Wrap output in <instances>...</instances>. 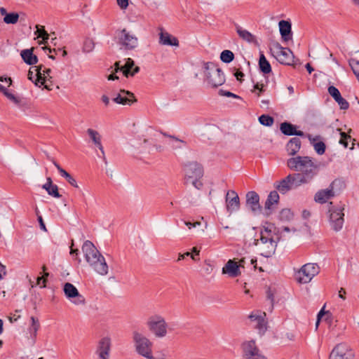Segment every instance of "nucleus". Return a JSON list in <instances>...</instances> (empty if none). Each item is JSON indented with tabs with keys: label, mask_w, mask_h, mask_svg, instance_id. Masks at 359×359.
Returning a JSON list of instances; mask_svg holds the SVG:
<instances>
[{
	"label": "nucleus",
	"mask_w": 359,
	"mask_h": 359,
	"mask_svg": "<svg viewBox=\"0 0 359 359\" xmlns=\"http://www.w3.org/2000/svg\"><path fill=\"white\" fill-rule=\"evenodd\" d=\"M280 219H285L286 220H290V219H292L293 215L291 212L290 210H289V209H283L280 212Z\"/></svg>",
	"instance_id": "50"
},
{
	"label": "nucleus",
	"mask_w": 359,
	"mask_h": 359,
	"mask_svg": "<svg viewBox=\"0 0 359 359\" xmlns=\"http://www.w3.org/2000/svg\"><path fill=\"white\" fill-rule=\"evenodd\" d=\"M270 241H274L271 234V230H269L268 228H264V231H261L259 240L255 241V245H259L269 242Z\"/></svg>",
	"instance_id": "34"
},
{
	"label": "nucleus",
	"mask_w": 359,
	"mask_h": 359,
	"mask_svg": "<svg viewBox=\"0 0 359 359\" xmlns=\"http://www.w3.org/2000/svg\"><path fill=\"white\" fill-rule=\"evenodd\" d=\"M302 142L299 138L292 137L286 144V150L290 156H294L301 148Z\"/></svg>",
	"instance_id": "26"
},
{
	"label": "nucleus",
	"mask_w": 359,
	"mask_h": 359,
	"mask_svg": "<svg viewBox=\"0 0 359 359\" xmlns=\"http://www.w3.org/2000/svg\"><path fill=\"white\" fill-rule=\"evenodd\" d=\"M326 314H325L324 320L328 323H331L332 320V315L329 311H325Z\"/></svg>",
	"instance_id": "62"
},
{
	"label": "nucleus",
	"mask_w": 359,
	"mask_h": 359,
	"mask_svg": "<svg viewBox=\"0 0 359 359\" xmlns=\"http://www.w3.org/2000/svg\"><path fill=\"white\" fill-rule=\"evenodd\" d=\"M337 180H334L329 186L328 188L319 190L314 196V200L316 203L323 204L325 203L329 199L335 196L334 186L337 183Z\"/></svg>",
	"instance_id": "15"
},
{
	"label": "nucleus",
	"mask_w": 359,
	"mask_h": 359,
	"mask_svg": "<svg viewBox=\"0 0 359 359\" xmlns=\"http://www.w3.org/2000/svg\"><path fill=\"white\" fill-rule=\"evenodd\" d=\"M265 91V85L259 82H257L254 84L253 89L252 90V92L255 93L257 96H260Z\"/></svg>",
	"instance_id": "45"
},
{
	"label": "nucleus",
	"mask_w": 359,
	"mask_h": 359,
	"mask_svg": "<svg viewBox=\"0 0 359 359\" xmlns=\"http://www.w3.org/2000/svg\"><path fill=\"white\" fill-rule=\"evenodd\" d=\"M219 94L222 96H226V97H234V98H240V97L231 92H229V91H226V90H224L222 89L219 90Z\"/></svg>",
	"instance_id": "53"
},
{
	"label": "nucleus",
	"mask_w": 359,
	"mask_h": 359,
	"mask_svg": "<svg viewBox=\"0 0 359 359\" xmlns=\"http://www.w3.org/2000/svg\"><path fill=\"white\" fill-rule=\"evenodd\" d=\"M60 175L65 178V180L74 187L79 188L76 180L65 170L60 171Z\"/></svg>",
	"instance_id": "42"
},
{
	"label": "nucleus",
	"mask_w": 359,
	"mask_h": 359,
	"mask_svg": "<svg viewBox=\"0 0 359 359\" xmlns=\"http://www.w3.org/2000/svg\"><path fill=\"white\" fill-rule=\"evenodd\" d=\"M185 225L189 229H192L193 227H196L197 225H200V222H194L191 223V222H184Z\"/></svg>",
	"instance_id": "63"
},
{
	"label": "nucleus",
	"mask_w": 359,
	"mask_h": 359,
	"mask_svg": "<svg viewBox=\"0 0 359 359\" xmlns=\"http://www.w3.org/2000/svg\"><path fill=\"white\" fill-rule=\"evenodd\" d=\"M159 43L163 46L178 47L180 45L177 37L173 36L167 32H161L159 34Z\"/></svg>",
	"instance_id": "21"
},
{
	"label": "nucleus",
	"mask_w": 359,
	"mask_h": 359,
	"mask_svg": "<svg viewBox=\"0 0 359 359\" xmlns=\"http://www.w3.org/2000/svg\"><path fill=\"white\" fill-rule=\"evenodd\" d=\"M280 34L284 41H287L292 39V25L286 20H280L278 23Z\"/></svg>",
	"instance_id": "23"
},
{
	"label": "nucleus",
	"mask_w": 359,
	"mask_h": 359,
	"mask_svg": "<svg viewBox=\"0 0 359 359\" xmlns=\"http://www.w3.org/2000/svg\"><path fill=\"white\" fill-rule=\"evenodd\" d=\"M348 65L351 67L355 76H358V74H359V60L354 59V58H350L348 60Z\"/></svg>",
	"instance_id": "44"
},
{
	"label": "nucleus",
	"mask_w": 359,
	"mask_h": 359,
	"mask_svg": "<svg viewBox=\"0 0 359 359\" xmlns=\"http://www.w3.org/2000/svg\"><path fill=\"white\" fill-rule=\"evenodd\" d=\"M234 59V55L229 50H224L220 54V60L224 63H229Z\"/></svg>",
	"instance_id": "38"
},
{
	"label": "nucleus",
	"mask_w": 359,
	"mask_h": 359,
	"mask_svg": "<svg viewBox=\"0 0 359 359\" xmlns=\"http://www.w3.org/2000/svg\"><path fill=\"white\" fill-rule=\"evenodd\" d=\"M146 325L149 330L156 337L163 338L168 334V323L164 317L159 314L149 316Z\"/></svg>",
	"instance_id": "4"
},
{
	"label": "nucleus",
	"mask_w": 359,
	"mask_h": 359,
	"mask_svg": "<svg viewBox=\"0 0 359 359\" xmlns=\"http://www.w3.org/2000/svg\"><path fill=\"white\" fill-rule=\"evenodd\" d=\"M63 291L66 297L71 299L76 305L84 304L85 298L81 295L77 288L70 283H66L63 287Z\"/></svg>",
	"instance_id": "11"
},
{
	"label": "nucleus",
	"mask_w": 359,
	"mask_h": 359,
	"mask_svg": "<svg viewBox=\"0 0 359 359\" xmlns=\"http://www.w3.org/2000/svg\"><path fill=\"white\" fill-rule=\"evenodd\" d=\"M246 206L255 214L261 212L262 207L259 204V196L257 192L250 191L247 193Z\"/></svg>",
	"instance_id": "17"
},
{
	"label": "nucleus",
	"mask_w": 359,
	"mask_h": 359,
	"mask_svg": "<svg viewBox=\"0 0 359 359\" xmlns=\"http://www.w3.org/2000/svg\"><path fill=\"white\" fill-rule=\"evenodd\" d=\"M279 201V195L277 191H272L269 194L267 199L265 202V210L266 211V214L267 215L271 213V210H273V205H276Z\"/></svg>",
	"instance_id": "24"
},
{
	"label": "nucleus",
	"mask_w": 359,
	"mask_h": 359,
	"mask_svg": "<svg viewBox=\"0 0 359 359\" xmlns=\"http://www.w3.org/2000/svg\"><path fill=\"white\" fill-rule=\"evenodd\" d=\"M243 355L248 359H264V357L259 353V350L254 340L243 344Z\"/></svg>",
	"instance_id": "16"
},
{
	"label": "nucleus",
	"mask_w": 359,
	"mask_h": 359,
	"mask_svg": "<svg viewBox=\"0 0 359 359\" xmlns=\"http://www.w3.org/2000/svg\"><path fill=\"white\" fill-rule=\"evenodd\" d=\"M111 348V339L108 337L102 338L97 346V353L100 359H109V355Z\"/></svg>",
	"instance_id": "19"
},
{
	"label": "nucleus",
	"mask_w": 359,
	"mask_h": 359,
	"mask_svg": "<svg viewBox=\"0 0 359 359\" xmlns=\"http://www.w3.org/2000/svg\"><path fill=\"white\" fill-rule=\"evenodd\" d=\"M205 81L209 86L217 88L224 83L226 79L222 70L212 62L205 63Z\"/></svg>",
	"instance_id": "3"
},
{
	"label": "nucleus",
	"mask_w": 359,
	"mask_h": 359,
	"mask_svg": "<svg viewBox=\"0 0 359 359\" xmlns=\"http://www.w3.org/2000/svg\"><path fill=\"white\" fill-rule=\"evenodd\" d=\"M82 251L86 262L100 275L108 273V265L104 257L90 241H86L82 246Z\"/></svg>",
	"instance_id": "2"
},
{
	"label": "nucleus",
	"mask_w": 359,
	"mask_h": 359,
	"mask_svg": "<svg viewBox=\"0 0 359 359\" xmlns=\"http://www.w3.org/2000/svg\"><path fill=\"white\" fill-rule=\"evenodd\" d=\"M36 283L37 285H40L41 283H42V285H41V287H46V279L43 278V277H38L37 278V280H36Z\"/></svg>",
	"instance_id": "58"
},
{
	"label": "nucleus",
	"mask_w": 359,
	"mask_h": 359,
	"mask_svg": "<svg viewBox=\"0 0 359 359\" xmlns=\"http://www.w3.org/2000/svg\"><path fill=\"white\" fill-rule=\"evenodd\" d=\"M287 167L298 173L306 183H309L318 173L319 167L317 162L310 156H297L289 158Z\"/></svg>",
	"instance_id": "1"
},
{
	"label": "nucleus",
	"mask_w": 359,
	"mask_h": 359,
	"mask_svg": "<svg viewBox=\"0 0 359 359\" xmlns=\"http://www.w3.org/2000/svg\"><path fill=\"white\" fill-rule=\"evenodd\" d=\"M319 272L320 267L316 264L308 263L302 266L296 273V279L299 283H308Z\"/></svg>",
	"instance_id": "8"
},
{
	"label": "nucleus",
	"mask_w": 359,
	"mask_h": 359,
	"mask_svg": "<svg viewBox=\"0 0 359 359\" xmlns=\"http://www.w3.org/2000/svg\"><path fill=\"white\" fill-rule=\"evenodd\" d=\"M275 188L282 194H285L288 192V187L286 181V177L279 182L274 184Z\"/></svg>",
	"instance_id": "37"
},
{
	"label": "nucleus",
	"mask_w": 359,
	"mask_h": 359,
	"mask_svg": "<svg viewBox=\"0 0 359 359\" xmlns=\"http://www.w3.org/2000/svg\"><path fill=\"white\" fill-rule=\"evenodd\" d=\"M263 316L262 315H257V314H255V313H252L250 316H249V318L251 320H253V321H257L259 320V318H262Z\"/></svg>",
	"instance_id": "59"
},
{
	"label": "nucleus",
	"mask_w": 359,
	"mask_h": 359,
	"mask_svg": "<svg viewBox=\"0 0 359 359\" xmlns=\"http://www.w3.org/2000/svg\"><path fill=\"white\" fill-rule=\"evenodd\" d=\"M340 135H341V138L339 140V143L341 144L344 145V147L345 148H347L348 146V140H351V136L348 135L347 134H346L344 132L340 133Z\"/></svg>",
	"instance_id": "49"
},
{
	"label": "nucleus",
	"mask_w": 359,
	"mask_h": 359,
	"mask_svg": "<svg viewBox=\"0 0 359 359\" xmlns=\"http://www.w3.org/2000/svg\"><path fill=\"white\" fill-rule=\"evenodd\" d=\"M259 121L263 126H271L273 124L274 119L269 115L262 114L259 117Z\"/></svg>",
	"instance_id": "41"
},
{
	"label": "nucleus",
	"mask_w": 359,
	"mask_h": 359,
	"mask_svg": "<svg viewBox=\"0 0 359 359\" xmlns=\"http://www.w3.org/2000/svg\"><path fill=\"white\" fill-rule=\"evenodd\" d=\"M200 180L201 179H191L189 180V182H191L193 184V186L197 189H200L203 186V184L200 181Z\"/></svg>",
	"instance_id": "54"
},
{
	"label": "nucleus",
	"mask_w": 359,
	"mask_h": 359,
	"mask_svg": "<svg viewBox=\"0 0 359 359\" xmlns=\"http://www.w3.org/2000/svg\"><path fill=\"white\" fill-rule=\"evenodd\" d=\"M19 20V15L18 13H9L4 18V22L6 24H15Z\"/></svg>",
	"instance_id": "39"
},
{
	"label": "nucleus",
	"mask_w": 359,
	"mask_h": 359,
	"mask_svg": "<svg viewBox=\"0 0 359 359\" xmlns=\"http://www.w3.org/2000/svg\"><path fill=\"white\" fill-rule=\"evenodd\" d=\"M238 263L233 260L229 259L222 268V273H226L231 278H235L241 275Z\"/></svg>",
	"instance_id": "22"
},
{
	"label": "nucleus",
	"mask_w": 359,
	"mask_h": 359,
	"mask_svg": "<svg viewBox=\"0 0 359 359\" xmlns=\"http://www.w3.org/2000/svg\"><path fill=\"white\" fill-rule=\"evenodd\" d=\"M42 65L34 66L30 67L28 72V79L34 83L37 86H44V88L49 89L47 85H45L46 77L41 72Z\"/></svg>",
	"instance_id": "13"
},
{
	"label": "nucleus",
	"mask_w": 359,
	"mask_h": 359,
	"mask_svg": "<svg viewBox=\"0 0 359 359\" xmlns=\"http://www.w3.org/2000/svg\"><path fill=\"white\" fill-rule=\"evenodd\" d=\"M46 180V183L42 186V188L45 189L50 196L54 198H60L61 195L59 194L58 187L53 184L51 177H47Z\"/></svg>",
	"instance_id": "30"
},
{
	"label": "nucleus",
	"mask_w": 359,
	"mask_h": 359,
	"mask_svg": "<svg viewBox=\"0 0 359 359\" xmlns=\"http://www.w3.org/2000/svg\"><path fill=\"white\" fill-rule=\"evenodd\" d=\"M36 31L35 32V34H37L38 38H42L43 41L40 43H46L47 41L49 39V34L45 30L43 26L36 25Z\"/></svg>",
	"instance_id": "36"
},
{
	"label": "nucleus",
	"mask_w": 359,
	"mask_h": 359,
	"mask_svg": "<svg viewBox=\"0 0 359 359\" xmlns=\"http://www.w3.org/2000/svg\"><path fill=\"white\" fill-rule=\"evenodd\" d=\"M259 68L264 74H269L271 72V66L263 53L259 56Z\"/></svg>",
	"instance_id": "33"
},
{
	"label": "nucleus",
	"mask_w": 359,
	"mask_h": 359,
	"mask_svg": "<svg viewBox=\"0 0 359 359\" xmlns=\"http://www.w3.org/2000/svg\"><path fill=\"white\" fill-rule=\"evenodd\" d=\"M276 243L275 241H270L264 244L259 245L260 255L264 257H271L276 250Z\"/></svg>",
	"instance_id": "27"
},
{
	"label": "nucleus",
	"mask_w": 359,
	"mask_h": 359,
	"mask_svg": "<svg viewBox=\"0 0 359 359\" xmlns=\"http://www.w3.org/2000/svg\"><path fill=\"white\" fill-rule=\"evenodd\" d=\"M117 4L121 9H126L128 6V0H117Z\"/></svg>",
	"instance_id": "55"
},
{
	"label": "nucleus",
	"mask_w": 359,
	"mask_h": 359,
	"mask_svg": "<svg viewBox=\"0 0 359 359\" xmlns=\"http://www.w3.org/2000/svg\"><path fill=\"white\" fill-rule=\"evenodd\" d=\"M43 49H48V50H49V52H50V53L55 52V53H57V52H61V53H62V55L63 57L66 56V55H67V54L66 50H62V49H61V48H58L57 50H56V49H53V50H52V49H51V48H50L45 47V48H43Z\"/></svg>",
	"instance_id": "56"
},
{
	"label": "nucleus",
	"mask_w": 359,
	"mask_h": 359,
	"mask_svg": "<svg viewBox=\"0 0 359 359\" xmlns=\"http://www.w3.org/2000/svg\"><path fill=\"white\" fill-rule=\"evenodd\" d=\"M263 315L264 316L257 321V325H255V328L259 331L260 334H263L266 330V322L264 319L266 313H263Z\"/></svg>",
	"instance_id": "40"
},
{
	"label": "nucleus",
	"mask_w": 359,
	"mask_h": 359,
	"mask_svg": "<svg viewBox=\"0 0 359 359\" xmlns=\"http://www.w3.org/2000/svg\"><path fill=\"white\" fill-rule=\"evenodd\" d=\"M50 72V69H47L45 67L43 68V67L42 66L41 72L42 74H44V76L46 77V81L48 80Z\"/></svg>",
	"instance_id": "61"
},
{
	"label": "nucleus",
	"mask_w": 359,
	"mask_h": 359,
	"mask_svg": "<svg viewBox=\"0 0 359 359\" xmlns=\"http://www.w3.org/2000/svg\"><path fill=\"white\" fill-rule=\"evenodd\" d=\"M95 47V43L93 39H85L83 45V51L84 53H90L93 51Z\"/></svg>",
	"instance_id": "43"
},
{
	"label": "nucleus",
	"mask_w": 359,
	"mask_h": 359,
	"mask_svg": "<svg viewBox=\"0 0 359 359\" xmlns=\"http://www.w3.org/2000/svg\"><path fill=\"white\" fill-rule=\"evenodd\" d=\"M186 182L191 179H201L203 176V168L196 161L189 162L183 166Z\"/></svg>",
	"instance_id": "10"
},
{
	"label": "nucleus",
	"mask_w": 359,
	"mask_h": 359,
	"mask_svg": "<svg viewBox=\"0 0 359 359\" xmlns=\"http://www.w3.org/2000/svg\"><path fill=\"white\" fill-rule=\"evenodd\" d=\"M286 181L288 187V191L294 189L303 184H306L303 180L295 173L290 174L286 177Z\"/></svg>",
	"instance_id": "28"
},
{
	"label": "nucleus",
	"mask_w": 359,
	"mask_h": 359,
	"mask_svg": "<svg viewBox=\"0 0 359 359\" xmlns=\"http://www.w3.org/2000/svg\"><path fill=\"white\" fill-rule=\"evenodd\" d=\"M335 102L339 104L341 109H347L349 107L348 102L340 95L335 100Z\"/></svg>",
	"instance_id": "48"
},
{
	"label": "nucleus",
	"mask_w": 359,
	"mask_h": 359,
	"mask_svg": "<svg viewBox=\"0 0 359 359\" xmlns=\"http://www.w3.org/2000/svg\"><path fill=\"white\" fill-rule=\"evenodd\" d=\"M236 30L240 38H241L243 40L246 41L249 43H252L255 41L256 38L255 36L251 34L250 32H248L246 29H243L240 25L236 24Z\"/></svg>",
	"instance_id": "31"
},
{
	"label": "nucleus",
	"mask_w": 359,
	"mask_h": 359,
	"mask_svg": "<svg viewBox=\"0 0 359 359\" xmlns=\"http://www.w3.org/2000/svg\"><path fill=\"white\" fill-rule=\"evenodd\" d=\"M30 320L31 325L29 328V332L32 337L36 338L37 335V332L40 328V323L39 319L37 318H35L34 316H31Z\"/></svg>",
	"instance_id": "35"
},
{
	"label": "nucleus",
	"mask_w": 359,
	"mask_h": 359,
	"mask_svg": "<svg viewBox=\"0 0 359 359\" xmlns=\"http://www.w3.org/2000/svg\"><path fill=\"white\" fill-rule=\"evenodd\" d=\"M344 208L343 205L332 206L328 210L329 222L332 229L339 231L344 223Z\"/></svg>",
	"instance_id": "6"
},
{
	"label": "nucleus",
	"mask_w": 359,
	"mask_h": 359,
	"mask_svg": "<svg viewBox=\"0 0 359 359\" xmlns=\"http://www.w3.org/2000/svg\"><path fill=\"white\" fill-rule=\"evenodd\" d=\"M130 97H134L133 93L126 91V90H121V93L118 94L114 99V101L117 104H129L130 105L133 102H135L136 100H132Z\"/></svg>",
	"instance_id": "25"
},
{
	"label": "nucleus",
	"mask_w": 359,
	"mask_h": 359,
	"mask_svg": "<svg viewBox=\"0 0 359 359\" xmlns=\"http://www.w3.org/2000/svg\"><path fill=\"white\" fill-rule=\"evenodd\" d=\"M226 210L229 213L236 212L240 208V199L235 191L229 190L226 195Z\"/></svg>",
	"instance_id": "18"
},
{
	"label": "nucleus",
	"mask_w": 359,
	"mask_h": 359,
	"mask_svg": "<svg viewBox=\"0 0 359 359\" xmlns=\"http://www.w3.org/2000/svg\"><path fill=\"white\" fill-rule=\"evenodd\" d=\"M267 299L270 301V311H271L273 308L274 294L271 288L269 287L266 290Z\"/></svg>",
	"instance_id": "51"
},
{
	"label": "nucleus",
	"mask_w": 359,
	"mask_h": 359,
	"mask_svg": "<svg viewBox=\"0 0 359 359\" xmlns=\"http://www.w3.org/2000/svg\"><path fill=\"white\" fill-rule=\"evenodd\" d=\"M327 91L334 100L341 95L339 90L334 86H330Z\"/></svg>",
	"instance_id": "47"
},
{
	"label": "nucleus",
	"mask_w": 359,
	"mask_h": 359,
	"mask_svg": "<svg viewBox=\"0 0 359 359\" xmlns=\"http://www.w3.org/2000/svg\"><path fill=\"white\" fill-rule=\"evenodd\" d=\"M234 76L237 80L241 81L245 74L241 71L238 70L234 73Z\"/></svg>",
	"instance_id": "60"
},
{
	"label": "nucleus",
	"mask_w": 359,
	"mask_h": 359,
	"mask_svg": "<svg viewBox=\"0 0 359 359\" xmlns=\"http://www.w3.org/2000/svg\"><path fill=\"white\" fill-rule=\"evenodd\" d=\"M313 147H314L316 152L318 154L322 155L325 151L326 146L323 142L320 141L318 142L313 143Z\"/></svg>",
	"instance_id": "46"
},
{
	"label": "nucleus",
	"mask_w": 359,
	"mask_h": 359,
	"mask_svg": "<svg viewBox=\"0 0 359 359\" xmlns=\"http://www.w3.org/2000/svg\"><path fill=\"white\" fill-rule=\"evenodd\" d=\"M0 81L8 83V86H10L12 84V80H11V79L10 77L1 76L0 77Z\"/></svg>",
	"instance_id": "64"
},
{
	"label": "nucleus",
	"mask_w": 359,
	"mask_h": 359,
	"mask_svg": "<svg viewBox=\"0 0 359 359\" xmlns=\"http://www.w3.org/2000/svg\"><path fill=\"white\" fill-rule=\"evenodd\" d=\"M115 67L116 72L121 71L126 77L133 76L140 71V67L135 66V62L131 58H127L123 66H120V62H116Z\"/></svg>",
	"instance_id": "14"
},
{
	"label": "nucleus",
	"mask_w": 359,
	"mask_h": 359,
	"mask_svg": "<svg viewBox=\"0 0 359 359\" xmlns=\"http://www.w3.org/2000/svg\"><path fill=\"white\" fill-rule=\"evenodd\" d=\"M87 133L89 135L93 144L100 150L102 154V157L105 158L104 151L101 142V135H100V133L97 130H95L92 128H88L87 130Z\"/></svg>",
	"instance_id": "29"
},
{
	"label": "nucleus",
	"mask_w": 359,
	"mask_h": 359,
	"mask_svg": "<svg viewBox=\"0 0 359 359\" xmlns=\"http://www.w3.org/2000/svg\"><path fill=\"white\" fill-rule=\"evenodd\" d=\"M20 55L24 62L27 65H32L38 62V58L33 54L32 49L23 50Z\"/></svg>",
	"instance_id": "32"
},
{
	"label": "nucleus",
	"mask_w": 359,
	"mask_h": 359,
	"mask_svg": "<svg viewBox=\"0 0 359 359\" xmlns=\"http://www.w3.org/2000/svg\"><path fill=\"white\" fill-rule=\"evenodd\" d=\"M273 47L276 51L277 60L280 63L287 65L292 63L293 53L290 48L283 47L278 42L273 44Z\"/></svg>",
	"instance_id": "12"
},
{
	"label": "nucleus",
	"mask_w": 359,
	"mask_h": 359,
	"mask_svg": "<svg viewBox=\"0 0 359 359\" xmlns=\"http://www.w3.org/2000/svg\"><path fill=\"white\" fill-rule=\"evenodd\" d=\"M297 126L289 122H283L280 126V130L283 134L287 136L296 135L304 137V133L302 130H297Z\"/></svg>",
	"instance_id": "20"
},
{
	"label": "nucleus",
	"mask_w": 359,
	"mask_h": 359,
	"mask_svg": "<svg viewBox=\"0 0 359 359\" xmlns=\"http://www.w3.org/2000/svg\"><path fill=\"white\" fill-rule=\"evenodd\" d=\"M118 43L125 50H134L138 46V38L126 29L117 31Z\"/></svg>",
	"instance_id": "7"
},
{
	"label": "nucleus",
	"mask_w": 359,
	"mask_h": 359,
	"mask_svg": "<svg viewBox=\"0 0 359 359\" xmlns=\"http://www.w3.org/2000/svg\"><path fill=\"white\" fill-rule=\"evenodd\" d=\"M325 314H326V312L325 311V306H324L317 315L318 321L322 320L323 318L325 317Z\"/></svg>",
	"instance_id": "57"
},
{
	"label": "nucleus",
	"mask_w": 359,
	"mask_h": 359,
	"mask_svg": "<svg viewBox=\"0 0 359 359\" xmlns=\"http://www.w3.org/2000/svg\"><path fill=\"white\" fill-rule=\"evenodd\" d=\"M355 353L351 346L344 342L337 344L331 351L329 359H353Z\"/></svg>",
	"instance_id": "9"
},
{
	"label": "nucleus",
	"mask_w": 359,
	"mask_h": 359,
	"mask_svg": "<svg viewBox=\"0 0 359 359\" xmlns=\"http://www.w3.org/2000/svg\"><path fill=\"white\" fill-rule=\"evenodd\" d=\"M4 95L11 101L14 102L16 104L20 103V99L15 96L13 94L11 93L8 90L4 92Z\"/></svg>",
	"instance_id": "52"
},
{
	"label": "nucleus",
	"mask_w": 359,
	"mask_h": 359,
	"mask_svg": "<svg viewBox=\"0 0 359 359\" xmlns=\"http://www.w3.org/2000/svg\"><path fill=\"white\" fill-rule=\"evenodd\" d=\"M133 335L137 352L147 359H154L151 341L138 332H134Z\"/></svg>",
	"instance_id": "5"
}]
</instances>
